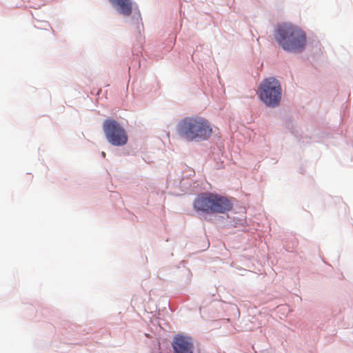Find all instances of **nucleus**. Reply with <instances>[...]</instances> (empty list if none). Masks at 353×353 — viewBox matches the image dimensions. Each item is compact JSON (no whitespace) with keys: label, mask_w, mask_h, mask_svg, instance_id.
<instances>
[{"label":"nucleus","mask_w":353,"mask_h":353,"mask_svg":"<svg viewBox=\"0 0 353 353\" xmlns=\"http://www.w3.org/2000/svg\"><path fill=\"white\" fill-rule=\"evenodd\" d=\"M41 23V26H39V28L47 30L49 27H50V24L47 21H39Z\"/></svg>","instance_id":"11"},{"label":"nucleus","mask_w":353,"mask_h":353,"mask_svg":"<svg viewBox=\"0 0 353 353\" xmlns=\"http://www.w3.org/2000/svg\"><path fill=\"white\" fill-rule=\"evenodd\" d=\"M176 133L188 142H201L209 140L214 131L210 122L199 115L184 117L176 125Z\"/></svg>","instance_id":"3"},{"label":"nucleus","mask_w":353,"mask_h":353,"mask_svg":"<svg viewBox=\"0 0 353 353\" xmlns=\"http://www.w3.org/2000/svg\"><path fill=\"white\" fill-rule=\"evenodd\" d=\"M117 13L125 21L134 27L141 34L143 27V19L138 3L134 0H108Z\"/></svg>","instance_id":"5"},{"label":"nucleus","mask_w":353,"mask_h":353,"mask_svg":"<svg viewBox=\"0 0 353 353\" xmlns=\"http://www.w3.org/2000/svg\"><path fill=\"white\" fill-rule=\"evenodd\" d=\"M190 281H191V278L188 279V281H186V283L189 284L190 283Z\"/></svg>","instance_id":"18"},{"label":"nucleus","mask_w":353,"mask_h":353,"mask_svg":"<svg viewBox=\"0 0 353 353\" xmlns=\"http://www.w3.org/2000/svg\"><path fill=\"white\" fill-rule=\"evenodd\" d=\"M171 347L172 353H194V339L189 334L179 332L172 336Z\"/></svg>","instance_id":"7"},{"label":"nucleus","mask_w":353,"mask_h":353,"mask_svg":"<svg viewBox=\"0 0 353 353\" xmlns=\"http://www.w3.org/2000/svg\"><path fill=\"white\" fill-rule=\"evenodd\" d=\"M283 125L285 128L290 130V133L296 139L299 138V131L295 128L294 121L290 116H285L283 117Z\"/></svg>","instance_id":"8"},{"label":"nucleus","mask_w":353,"mask_h":353,"mask_svg":"<svg viewBox=\"0 0 353 353\" xmlns=\"http://www.w3.org/2000/svg\"><path fill=\"white\" fill-rule=\"evenodd\" d=\"M316 326H317L319 328H321V329H322V330H324V328H323V325H322V324H321V323H318V322H316Z\"/></svg>","instance_id":"14"},{"label":"nucleus","mask_w":353,"mask_h":353,"mask_svg":"<svg viewBox=\"0 0 353 353\" xmlns=\"http://www.w3.org/2000/svg\"><path fill=\"white\" fill-rule=\"evenodd\" d=\"M187 271H188V275L190 274V276H192V273L190 272V270H187Z\"/></svg>","instance_id":"19"},{"label":"nucleus","mask_w":353,"mask_h":353,"mask_svg":"<svg viewBox=\"0 0 353 353\" xmlns=\"http://www.w3.org/2000/svg\"><path fill=\"white\" fill-rule=\"evenodd\" d=\"M274 38L285 52L301 54L307 46L306 32L298 25L291 22L278 23L274 30Z\"/></svg>","instance_id":"2"},{"label":"nucleus","mask_w":353,"mask_h":353,"mask_svg":"<svg viewBox=\"0 0 353 353\" xmlns=\"http://www.w3.org/2000/svg\"><path fill=\"white\" fill-rule=\"evenodd\" d=\"M102 130L107 142L114 147H123L128 141V135L123 124L109 117L103 121Z\"/></svg>","instance_id":"6"},{"label":"nucleus","mask_w":353,"mask_h":353,"mask_svg":"<svg viewBox=\"0 0 353 353\" xmlns=\"http://www.w3.org/2000/svg\"><path fill=\"white\" fill-rule=\"evenodd\" d=\"M281 82L273 76L264 78L257 87L256 95L259 101L268 108H276L282 99Z\"/></svg>","instance_id":"4"},{"label":"nucleus","mask_w":353,"mask_h":353,"mask_svg":"<svg viewBox=\"0 0 353 353\" xmlns=\"http://www.w3.org/2000/svg\"><path fill=\"white\" fill-rule=\"evenodd\" d=\"M226 216H227V218L225 219V221H224V223L227 225H230V226L236 228L239 225H241L243 224L244 221L241 219H239V218H236V217H233L232 219H231L228 216V213L226 214ZM220 217L225 219V218H223V216H220Z\"/></svg>","instance_id":"9"},{"label":"nucleus","mask_w":353,"mask_h":353,"mask_svg":"<svg viewBox=\"0 0 353 353\" xmlns=\"http://www.w3.org/2000/svg\"><path fill=\"white\" fill-rule=\"evenodd\" d=\"M133 28H134V30L137 31V32L138 33L139 36L141 38V37L145 38V36H143V35L142 34V32H141V34H140L139 33V32L136 30V28H135L134 27H133ZM144 30V26L143 27V28H141V32H142V30Z\"/></svg>","instance_id":"13"},{"label":"nucleus","mask_w":353,"mask_h":353,"mask_svg":"<svg viewBox=\"0 0 353 353\" xmlns=\"http://www.w3.org/2000/svg\"><path fill=\"white\" fill-rule=\"evenodd\" d=\"M130 220L132 221V222H136V221H138V218L137 216H135L134 214H130V216L129 217Z\"/></svg>","instance_id":"12"},{"label":"nucleus","mask_w":353,"mask_h":353,"mask_svg":"<svg viewBox=\"0 0 353 353\" xmlns=\"http://www.w3.org/2000/svg\"><path fill=\"white\" fill-rule=\"evenodd\" d=\"M101 156H102L103 157H105V152H101Z\"/></svg>","instance_id":"17"},{"label":"nucleus","mask_w":353,"mask_h":353,"mask_svg":"<svg viewBox=\"0 0 353 353\" xmlns=\"http://www.w3.org/2000/svg\"><path fill=\"white\" fill-rule=\"evenodd\" d=\"M236 201V199L232 196L215 192H201L194 198L192 208L198 215L209 221L208 216L227 214L231 212Z\"/></svg>","instance_id":"1"},{"label":"nucleus","mask_w":353,"mask_h":353,"mask_svg":"<svg viewBox=\"0 0 353 353\" xmlns=\"http://www.w3.org/2000/svg\"><path fill=\"white\" fill-rule=\"evenodd\" d=\"M322 261L323 262V263H325V264H326V265H327L329 266H331V265L329 264L327 262H326L324 259H322Z\"/></svg>","instance_id":"16"},{"label":"nucleus","mask_w":353,"mask_h":353,"mask_svg":"<svg viewBox=\"0 0 353 353\" xmlns=\"http://www.w3.org/2000/svg\"><path fill=\"white\" fill-rule=\"evenodd\" d=\"M221 165H222V163H221L220 165H217V168H221Z\"/></svg>","instance_id":"20"},{"label":"nucleus","mask_w":353,"mask_h":353,"mask_svg":"<svg viewBox=\"0 0 353 353\" xmlns=\"http://www.w3.org/2000/svg\"><path fill=\"white\" fill-rule=\"evenodd\" d=\"M175 44V38L173 36H170L163 43V48L165 49L167 52L170 51Z\"/></svg>","instance_id":"10"},{"label":"nucleus","mask_w":353,"mask_h":353,"mask_svg":"<svg viewBox=\"0 0 353 353\" xmlns=\"http://www.w3.org/2000/svg\"><path fill=\"white\" fill-rule=\"evenodd\" d=\"M101 92H102V89L99 88V89L97 90L96 95L99 96V94H101Z\"/></svg>","instance_id":"15"}]
</instances>
